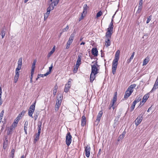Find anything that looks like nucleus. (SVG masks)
Wrapping results in <instances>:
<instances>
[{
	"label": "nucleus",
	"mask_w": 158,
	"mask_h": 158,
	"mask_svg": "<svg viewBox=\"0 0 158 158\" xmlns=\"http://www.w3.org/2000/svg\"><path fill=\"white\" fill-rule=\"evenodd\" d=\"M34 111H35V110H33H33H31L30 109H29L28 110V114L29 116L32 117V118H33V117L32 116V114L34 112Z\"/></svg>",
	"instance_id": "29"
},
{
	"label": "nucleus",
	"mask_w": 158,
	"mask_h": 158,
	"mask_svg": "<svg viewBox=\"0 0 158 158\" xmlns=\"http://www.w3.org/2000/svg\"><path fill=\"white\" fill-rule=\"evenodd\" d=\"M50 73H49L48 72H47L45 74H43V76H46Z\"/></svg>",
	"instance_id": "62"
},
{
	"label": "nucleus",
	"mask_w": 158,
	"mask_h": 158,
	"mask_svg": "<svg viewBox=\"0 0 158 158\" xmlns=\"http://www.w3.org/2000/svg\"><path fill=\"white\" fill-rule=\"evenodd\" d=\"M18 64H20L22 65V58H20L18 62Z\"/></svg>",
	"instance_id": "47"
},
{
	"label": "nucleus",
	"mask_w": 158,
	"mask_h": 158,
	"mask_svg": "<svg viewBox=\"0 0 158 158\" xmlns=\"http://www.w3.org/2000/svg\"><path fill=\"white\" fill-rule=\"evenodd\" d=\"M70 45V44L67 43L66 47V49H68L69 48Z\"/></svg>",
	"instance_id": "58"
},
{
	"label": "nucleus",
	"mask_w": 158,
	"mask_h": 158,
	"mask_svg": "<svg viewBox=\"0 0 158 158\" xmlns=\"http://www.w3.org/2000/svg\"><path fill=\"white\" fill-rule=\"evenodd\" d=\"M126 133V132L125 131H124L123 132L122 134L119 136L118 138V141H119V140H120V139H122L123 138L125 137V135Z\"/></svg>",
	"instance_id": "20"
},
{
	"label": "nucleus",
	"mask_w": 158,
	"mask_h": 158,
	"mask_svg": "<svg viewBox=\"0 0 158 158\" xmlns=\"http://www.w3.org/2000/svg\"><path fill=\"white\" fill-rule=\"evenodd\" d=\"M4 113V110H2V111H1V112L0 114V120H2V117L3 116Z\"/></svg>",
	"instance_id": "40"
},
{
	"label": "nucleus",
	"mask_w": 158,
	"mask_h": 158,
	"mask_svg": "<svg viewBox=\"0 0 158 158\" xmlns=\"http://www.w3.org/2000/svg\"><path fill=\"white\" fill-rule=\"evenodd\" d=\"M27 127H26V126L24 127V130L25 133L26 134H27Z\"/></svg>",
	"instance_id": "56"
},
{
	"label": "nucleus",
	"mask_w": 158,
	"mask_h": 158,
	"mask_svg": "<svg viewBox=\"0 0 158 158\" xmlns=\"http://www.w3.org/2000/svg\"><path fill=\"white\" fill-rule=\"evenodd\" d=\"M120 51L118 50L116 52L115 55V58L114 60L118 61L119 58Z\"/></svg>",
	"instance_id": "15"
},
{
	"label": "nucleus",
	"mask_w": 158,
	"mask_h": 158,
	"mask_svg": "<svg viewBox=\"0 0 158 158\" xmlns=\"http://www.w3.org/2000/svg\"><path fill=\"white\" fill-rule=\"evenodd\" d=\"M26 112V111H25L23 110L19 115H20V117H22L24 115Z\"/></svg>",
	"instance_id": "42"
},
{
	"label": "nucleus",
	"mask_w": 158,
	"mask_h": 158,
	"mask_svg": "<svg viewBox=\"0 0 158 158\" xmlns=\"http://www.w3.org/2000/svg\"><path fill=\"white\" fill-rule=\"evenodd\" d=\"M58 97L59 98H58L56 99V102L55 105V111L56 112L59 109V107H60L61 103V100L62 99L63 96L61 95L60 96L58 95Z\"/></svg>",
	"instance_id": "3"
},
{
	"label": "nucleus",
	"mask_w": 158,
	"mask_h": 158,
	"mask_svg": "<svg viewBox=\"0 0 158 158\" xmlns=\"http://www.w3.org/2000/svg\"><path fill=\"white\" fill-rule=\"evenodd\" d=\"M151 17H152V16L151 15L149 16L148 17L147 20V21L146 22L147 23H148L151 20Z\"/></svg>",
	"instance_id": "46"
},
{
	"label": "nucleus",
	"mask_w": 158,
	"mask_h": 158,
	"mask_svg": "<svg viewBox=\"0 0 158 158\" xmlns=\"http://www.w3.org/2000/svg\"><path fill=\"white\" fill-rule=\"evenodd\" d=\"M143 8V6H138V9L136 11V13L139 14L140 13Z\"/></svg>",
	"instance_id": "34"
},
{
	"label": "nucleus",
	"mask_w": 158,
	"mask_h": 158,
	"mask_svg": "<svg viewBox=\"0 0 158 158\" xmlns=\"http://www.w3.org/2000/svg\"><path fill=\"white\" fill-rule=\"evenodd\" d=\"M22 66L20 64H18V67L16 69L15 71L19 72V71L21 69Z\"/></svg>",
	"instance_id": "38"
},
{
	"label": "nucleus",
	"mask_w": 158,
	"mask_h": 158,
	"mask_svg": "<svg viewBox=\"0 0 158 158\" xmlns=\"http://www.w3.org/2000/svg\"><path fill=\"white\" fill-rule=\"evenodd\" d=\"M19 122V120L16 119H15L14 120V123H13V124H14V125L15 127L17 126V124Z\"/></svg>",
	"instance_id": "43"
},
{
	"label": "nucleus",
	"mask_w": 158,
	"mask_h": 158,
	"mask_svg": "<svg viewBox=\"0 0 158 158\" xmlns=\"http://www.w3.org/2000/svg\"><path fill=\"white\" fill-rule=\"evenodd\" d=\"M135 55V52H134L132 53L131 56L130 57V59H128L127 60V62L128 63H129L130 62H131V60L133 59L134 56Z\"/></svg>",
	"instance_id": "31"
},
{
	"label": "nucleus",
	"mask_w": 158,
	"mask_h": 158,
	"mask_svg": "<svg viewBox=\"0 0 158 158\" xmlns=\"http://www.w3.org/2000/svg\"><path fill=\"white\" fill-rule=\"evenodd\" d=\"M83 14H83V13H82L81 15V16L80 17V18H79L78 21L79 22L82 19L84 18V16H83Z\"/></svg>",
	"instance_id": "50"
},
{
	"label": "nucleus",
	"mask_w": 158,
	"mask_h": 158,
	"mask_svg": "<svg viewBox=\"0 0 158 158\" xmlns=\"http://www.w3.org/2000/svg\"><path fill=\"white\" fill-rule=\"evenodd\" d=\"M143 0H140L138 6H143Z\"/></svg>",
	"instance_id": "51"
},
{
	"label": "nucleus",
	"mask_w": 158,
	"mask_h": 158,
	"mask_svg": "<svg viewBox=\"0 0 158 158\" xmlns=\"http://www.w3.org/2000/svg\"><path fill=\"white\" fill-rule=\"evenodd\" d=\"M8 129L7 133V135H9L12 134L13 130L15 129V127H14L12 124L11 126L9 128L8 127Z\"/></svg>",
	"instance_id": "10"
},
{
	"label": "nucleus",
	"mask_w": 158,
	"mask_h": 158,
	"mask_svg": "<svg viewBox=\"0 0 158 158\" xmlns=\"http://www.w3.org/2000/svg\"><path fill=\"white\" fill-rule=\"evenodd\" d=\"M36 63V60H35L33 62L32 64V66H31L32 68H35V65Z\"/></svg>",
	"instance_id": "53"
},
{
	"label": "nucleus",
	"mask_w": 158,
	"mask_h": 158,
	"mask_svg": "<svg viewBox=\"0 0 158 158\" xmlns=\"http://www.w3.org/2000/svg\"><path fill=\"white\" fill-rule=\"evenodd\" d=\"M52 67H53V64L52 63L51 64L50 67L49 68V71L48 72L49 73H51V71H52Z\"/></svg>",
	"instance_id": "49"
},
{
	"label": "nucleus",
	"mask_w": 158,
	"mask_h": 158,
	"mask_svg": "<svg viewBox=\"0 0 158 158\" xmlns=\"http://www.w3.org/2000/svg\"><path fill=\"white\" fill-rule=\"evenodd\" d=\"M79 66H78L77 65H76V67L73 69V72H74V73H76L77 72Z\"/></svg>",
	"instance_id": "44"
},
{
	"label": "nucleus",
	"mask_w": 158,
	"mask_h": 158,
	"mask_svg": "<svg viewBox=\"0 0 158 158\" xmlns=\"http://www.w3.org/2000/svg\"><path fill=\"white\" fill-rule=\"evenodd\" d=\"M149 93H148L147 94L145 95L143 98V99L146 102L149 98Z\"/></svg>",
	"instance_id": "33"
},
{
	"label": "nucleus",
	"mask_w": 158,
	"mask_h": 158,
	"mask_svg": "<svg viewBox=\"0 0 158 158\" xmlns=\"http://www.w3.org/2000/svg\"><path fill=\"white\" fill-rule=\"evenodd\" d=\"M117 100V99L115 98H113L112 99V104H113V105H114L115 102H116Z\"/></svg>",
	"instance_id": "54"
},
{
	"label": "nucleus",
	"mask_w": 158,
	"mask_h": 158,
	"mask_svg": "<svg viewBox=\"0 0 158 158\" xmlns=\"http://www.w3.org/2000/svg\"><path fill=\"white\" fill-rule=\"evenodd\" d=\"M149 61V60L148 58H146L143 61V65H146Z\"/></svg>",
	"instance_id": "36"
},
{
	"label": "nucleus",
	"mask_w": 158,
	"mask_h": 158,
	"mask_svg": "<svg viewBox=\"0 0 158 158\" xmlns=\"http://www.w3.org/2000/svg\"><path fill=\"white\" fill-rule=\"evenodd\" d=\"M55 46H54L53 47L52 49L51 50V51L48 53V57H50V56L53 53V52H54L55 49Z\"/></svg>",
	"instance_id": "22"
},
{
	"label": "nucleus",
	"mask_w": 158,
	"mask_h": 158,
	"mask_svg": "<svg viewBox=\"0 0 158 158\" xmlns=\"http://www.w3.org/2000/svg\"><path fill=\"white\" fill-rule=\"evenodd\" d=\"M88 6H87V4H85L84 5L83 7V11L82 13L83 14H85L86 13L87 10Z\"/></svg>",
	"instance_id": "23"
},
{
	"label": "nucleus",
	"mask_w": 158,
	"mask_h": 158,
	"mask_svg": "<svg viewBox=\"0 0 158 158\" xmlns=\"http://www.w3.org/2000/svg\"><path fill=\"white\" fill-rule=\"evenodd\" d=\"M96 74H95L93 73H91L90 76V81L91 83H92L94 80L95 79L96 77L95 75Z\"/></svg>",
	"instance_id": "18"
},
{
	"label": "nucleus",
	"mask_w": 158,
	"mask_h": 158,
	"mask_svg": "<svg viewBox=\"0 0 158 158\" xmlns=\"http://www.w3.org/2000/svg\"><path fill=\"white\" fill-rule=\"evenodd\" d=\"M136 86V85L135 84L131 85L127 89L129 90V91H132V93L133 91L134 88H135Z\"/></svg>",
	"instance_id": "19"
},
{
	"label": "nucleus",
	"mask_w": 158,
	"mask_h": 158,
	"mask_svg": "<svg viewBox=\"0 0 158 158\" xmlns=\"http://www.w3.org/2000/svg\"><path fill=\"white\" fill-rule=\"evenodd\" d=\"M5 31L6 30L4 27H3L2 29V31L1 33V35H2V38H3L5 35Z\"/></svg>",
	"instance_id": "21"
},
{
	"label": "nucleus",
	"mask_w": 158,
	"mask_h": 158,
	"mask_svg": "<svg viewBox=\"0 0 158 158\" xmlns=\"http://www.w3.org/2000/svg\"><path fill=\"white\" fill-rule=\"evenodd\" d=\"M36 103V101H35L34 103H33V104L31 105L29 108V109H30L32 110H35V105Z\"/></svg>",
	"instance_id": "25"
},
{
	"label": "nucleus",
	"mask_w": 158,
	"mask_h": 158,
	"mask_svg": "<svg viewBox=\"0 0 158 158\" xmlns=\"http://www.w3.org/2000/svg\"><path fill=\"white\" fill-rule=\"evenodd\" d=\"M92 73L97 74L99 69V66L98 64V62L96 61L94 64L91 65Z\"/></svg>",
	"instance_id": "1"
},
{
	"label": "nucleus",
	"mask_w": 158,
	"mask_h": 158,
	"mask_svg": "<svg viewBox=\"0 0 158 158\" xmlns=\"http://www.w3.org/2000/svg\"><path fill=\"white\" fill-rule=\"evenodd\" d=\"M59 0H56L54 1L53 2L52 1V2H49V3H52V5H53V4L54 5L53 6H55L57 5V4H58V2H59Z\"/></svg>",
	"instance_id": "32"
},
{
	"label": "nucleus",
	"mask_w": 158,
	"mask_h": 158,
	"mask_svg": "<svg viewBox=\"0 0 158 158\" xmlns=\"http://www.w3.org/2000/svg\"><path fill=\"white\" fill-rule=\"evenodd\" d=\"M20 115H19L17 117H16V118L15 119L16 120H19L20 119Z\"/></svg>",
	"instance_id": "64"
},
{
	"label": "nucleus",
	"mask_w": 158,
	"mask_h": 158,
	"mask_svg": "<svg viewBox=\"0 0 158 158\" xmlns=\"http://www.w3.org/2000/svg\"><path fill=\"white\" fill-rule=\"evenodd\" d=\"M158 88V84L155 82L153 87L150 91V92H153L154 90H155L156 89Z\"/></svg>",
	"instance_id": "27"
},
{
	"label": "nucleus",
	"mask_w": 158,
	"mask_h": 158,
	"mask_svg": "<svg viewBox=\"0 0 158 158\" xmlns=\"http://www.w3.org/2000/svg\"><path fill=\"white\" fill-rule=\"evenodd\" d=\"M50 73H49L48 72H47L45 74H43V76H46Z\"/></svg>",
	"instance_id": "61"
},
{
	"label": "nucleus",
	"mask_w": 158,
	"mask_h": 158,
	"mask_svg": "<svg viewBox=\"0 0 158 158\" xmlns=\"http://www.w3.org/2000/svg\"><path fill=\"white\" fill-rule=\"evenodd\" d=\"M142 119L143 117L142 116L141 117L139 116L137 117L135 121V124L136 126H138L141 123Z\"/></svg>",
	"instance_id": "7"
},
{
	"label": "nucleus",
	"mask_w": 158,
	"mask_h": 158,
	"mask_svg": "<svg viewBox=\"0 0 158 158\" xmlns=\"http://www.w3.org/2000/svg\"><path fill=\"white\" fill-rule=\"evenodd\" d=\"M74 36L75 34L73 32L71 35L70 36L69 38V40L73 42L74 40Z\"/></svg>",
	"instance_id": "26"
},
{
	"label": "nucleus",
	"mask_w": 158,
	"mask_h": 158,
	"mask_svg": "<svg viewBox=\"0 0 158 158\" xmlns=\"http://www.w3.org/2000/svg\"><path fill=\"white\" fill-rule=\"evenodd\" d=\"M105 36L106 38V39L105 40V45L106 47H108L110 45V39L111 37V35H110V36H106V34Z\"/></svg>",
	"instance_id": "8"
},
{
	"label": "nucleus",
	"mask_w": 158,
	"mask_h": 158,
	"mask_svg": "<svg viewBox=\"0 0 158 158\" xmlns=\"http://www.w3.org/2000/svg\"><path fill=\"white\" fill-rule=\"evenodd\" d=\"M92 53L95 56H97L98 55V51L96 48H93L92 49Z\"/></svg>",
	"instance_id": "16"
},
{
	"label": "nucleus",
	"mask_w": 158,
	"mask_h": 158,
	"mask_svg": "<svg viewBox=\"0 0 158 158\" xmlns=\"http://www.w3.org/2000/svg\"><path fill=\"white\" fill-rule=\"evenodd\" d=\"M101 149H99V152H98V154H97L98 156H99L100 155V154H101Z\"/></svg>",
	"instance_id": "63"
},
{
	"label": "nucleus",
	"mask_w": 158,
	"mask_h": 158,
	"mask_svg": "<svg viewBox=\"0 0 158 158\" xmlns=\"http://www.w3.org/2000/svg\"><path fill=\"white\" fill-rule=\"evenodd\" d=\"M8 137L7 136H6L5 137V139L4 141L3 144V148L5 149L8 145Z\"/></svg>",
	"instance_id": "12"
},
{
	"label": "nucleus",
	"mask_w": 158,
	"mask_h": 158,
	"mask_svg": "<svg viewBox=\"0 0 158 158\" xmlns=\"http://www.w3.org/2000/svg\"><path fill=\"white\" fill-rule=\"evenodd\" d=\"M113 22V20L112 19L111 22L109 25V27L107 28V31L106 33L107 36H110V35H112L113 33V30L114 27Z\"/></svg>",
	"instance_id": "2"
},
{
	"label": "nucleus",
	"mask_w": 158,
	"mask_h": 158,
	"mask_svg": "<svg viewBox=\"0 0 158 158\" xmlns=\"http://www.w3.org/2000/svg\"><path fill=\"white\" fill-rule=\"evenodd\" d=\"M41 126H42V122H39L38 126V131H41Z\"/></svg>",
	"instance_id": "37"
},
{
	"label": "nucleus",
	"mask_w": 158,
	"mask_h": 158,
	"mask_svg": "<svg viewBox=\"0 0 158 158\" xmlns=\"http://www.w3.org/2000/svg\"><path fill=\"white\" fill-rule=\"evenodd\" d=\"M19 72L15 71V78L18 79L19 77Z\"/></svg>",
	"instance_id": "41"
},
{
	"label": "nucleus",
	"mask_w": 158,
	"mask_h": 158,
	"mask_svg": "<svg viewBox=\"0 0 158 158\" xmlns=\"http://www.w3.org/2000/svg\"><path fill=\"white\" fill-rule=\"evenodd\" d=\"M145 102V101H144V100H143V99L140 102V105H139V106L140 105L142 106Z\"/></svg>",
	"instance_id": "55"
},
{
	"label": "nucleus",
	"mask_w": 158,
	"mask_h": 158,
	"mask_svg": "<svg viewBox=\"0 0 158 158\" xmlns=\"http://www.w3.org/2000/svg\"><path fill=\"white\" fill-rule=\"evenodd\" d=\"M69 26L68 25H67L65 28H64L63 29V32L67 31L69 29Z\"/></svg>",
	"instance_id": "52"
},
{
	"label": "nucleus",
	"mask_w": 158,
	"mask_h": 158,
	"mask_svg": "<svg viewBox=\"0 0 158 158\" xmlns=\"http://www.w3.org/2000/svg\"><path fill=\"white\" fill-rule=\"evenodd\" d=\"M90 148L89 146H87L85 147V152L86 156L88 158L90 155Z\"/></svg>",
	"instance_id": "9"
},
{
	"label": "nucleus",
	"mask_w": 158,
	"mask_h": 158,
	"mask_svg": "<svg viewBox=\"0 0 158 158\" xmlns=\"http://www.w3.org/2000/svg\"><path fill=\"white\" fill-rule=\"evenodd\" d=\"M35 69V68L31 67V74H33Z\"/></svg>",
	"instance_id": "57"
},
{
	"label": "nucleus",
	"mask_w": 158,
	"mask_h": 158,
	"mask_svg": "<svg viewBox=\"0 0 158 158\" xmlns=\"http://www.w3.org/2000/svg\"><path fill=\"white\" fill-rule=\"evenodd\" d=\"M118 61L113 60L112 62V73L114 75L115 73Z\"/></svg>",
	"instance_id": "5"
},
{
	"label": "nucleus",
	"mask_w": 158,
	"mask_h": 158,
	"mask_svg": "<svg viewBox=\"0 0 158 158\" xmlns=\"http://www.w3.org/2000/svg\"><path fill=\"white\" fill-rule=\"evenodd\" d=\"M102 114H103V112H102V111H100L99 112L97 116L96 121H95L96 122L97 121H98V123L99 122Z\"/></svg>",
	"instance_id": "11"
},
{
	"label": "nucleus",
	"mask_w": 158,
	"mask_h": 158,
	"mask_svg": "<svg viewBox=\"0 0 158 158\" xmlns=\"http://www.w3.org/2000/svg\"><path fill=\"white\" fill-rule=\"evenodd\" d=\"M132 93V91H129L127 89L125 92L124 98L125 99H127L130 96Z\"/></svg>",
	"instance_id": "13"
},
{
	"label": "nucleus",
	"mask_w": 158,
	"mask_h": 158,
	"mask_svg": "<svg viewBox=\"0 0 158 158\" xmlns=\"http://www.w3.org/2000/svg\"><path fill=\"white\" fill-rule=\"evenodd\" d=\"M71 87V86H69V85H67L65 84L64 89V92L66 93H67L69 91V89Z\"/></svg>",
	"instance_id": "28"
},
{
	"label": "nucleus",
	"mask_w": 158,
	"mask_h": 158,
	"mask_svg": "<svg viewBox=\"0 0 158 158\" xmlns=\"http://www.w3.org/2000/svg\"><path fill=\"white\" fill-rule=\"evenodd\" d=\"M72 142V136L69 132L67 133L66 136V143L67 145L69 146Z\"/></svg>",
	"instance_id": "4"
},
{
	"label": "nucleus",
	"mask_w": 158,
	"mask_h": 158,
	"mask_svg": "<svg viewBox=\"0 0 158 158\" xmlns=\"http://www.w3.org/2000/svg\"><path fill=\"white\" fill-rule=\"evenodd\" d=\"M141 98L142 96L140 95H138L134 102H135V103H136L137 102H139L141 100Z\"/></svg>",
	"instance_id": "24"
},
{
	"label": "nucleus",
	"mask_w": 158,
	"mask_h": 158,
	"mask_svg": "<svg viewBox=\"0 0 158 158\" xmlns=\"http://www.w3.org/2000/svg\"><path fill=\"white\" fill-rule=\"evenodd\" d=\"M82 58V56L81 55H79L78 56V59L76 62V66H79L81 64V59Z\"/></svg>",
	"instance_id": "14"
},
{
	"label": "nucleus",
	"mask_w": 158,
	"mask_h": 158,
	"mask_svg": "<svg viewBox=\"0 0 158 158\" xmlns=\"http://www.w3.org/2000/svg\"><path fill=\"white\" fill-rule=\"evenodd\" d=\"M15 152V150L13 148L10 152V154L9 156L10 157L14 158V154Z\"/></svg>",
	"instance_id": "30"
},
{
	"label": "nucleus",
	"mask_w": 158,
	"mask_h": 158,
	"mask_svg": "<svg viewBox=\"0 0 158 158\" xmlns=\"http://www.w3.org/2000/svg\"><path fill=\"white\" fill-rule=\"evenodd\" d=\"M81 125L82 126L85 125L86 124V118L84 115H83L81 119Z\"/></svg>",
	"instance_id": "17"
},
{
	"label": "nucleus",
	"mask_w": 158,
	"mask_h": 158,
	"mask_svg": "<svg viewBox=\"0 0 158 158\" xmlns=\"http://www.w3.org/2000/svg\"><path fill=\"white\" fill-rule=\"evenodd\" d=\"M57 91V90H53V94L54 95V96H55V95H56Z\"/></svg>",
	"instance_id": "60"
},
{
	"label": "nucleus",
	"mask_w": 158,
	"mask_h": 158,
	"mask_svg": "<svg viewBox=\"0 0 158 158\" xmlns=\"http://www.w3.org/2000/svg\"><path fill=\"white\" fill-rule=\"evenodd\" d=\"M70 80H71L70 79L69 80L68 82L66 85H69V86H71L70 85H71V81H70Z\"/></svg>",
	"instance_id": "59"
},
{
	"label": "nucleus",
	"mask_w": 158,
	"mask_h": 158,
	"mask_svg": "<svg viewBox=\"0 0 158 158\" xmlns=\"http://www.w3.org/2000/svg\"><path fill=\"white\" fill-rule=\"evenodd\" d=\"M102 12L100 11L98 12L96 15V17L97 18H98L102 15Z\"/></svg>",
	"instance_id": "39"
},
{
	"label": "nucleus",
	"mask_w": 158,
	"mask_h": 158,
	"mask_svg": "<svg viewBox=\"0 0 158 158\" xmlns=\"http://www.w3.org/2000/svg\"><path fill=\"white\" fill-rule=\"evenodd\" d=\"M54 9V7L52 5V3L49 4V6L47 9V12L46 13V15H47V18L48 17V15L50 13L51 10H53Z\"/></svg>",
	"instance_id": "6"
},
{
	"label": "nucleus",
	"mask_w": 158,
	"mask_h": 158,
	"mask_svg": "<svg viewBox=\"0 0 158 158\" xmlns=\"http://www.w3.org/2000/svg\"><path fill=\"white\" fill-rule=\"evenodd\" d=\"M39 136H40L37 135H36L34 139V143H35L36 141H38L39 140Z\"/></svg>",
	"instance_id": "45"
},
{
	"label": "nucleus",
	"mask_w": 158,
	"mask_h": 158,
	"mask_svg": "<svg viewBox=\"0 0 158 158\" xmlns=\"http://www.w3.org/2000/svg\"><path fill=\"white\" fill-rule=\"evenodd\" d=\"M114 105H113V104H111L109 106L108 109L110 110L111 109V108L112 107L113 110H114Z\"/></svg>",
	"instance_id": "48"
},
{
	"label": "nucleus",
	"mask_w": 158,
	"mask_h": 158,
	"mask_svg": "<svg viewBox=\"0 0 158 158\" xmlns=\"http://www.w3.org/2000/svg\"><path fill=\"white\" fill-rule=\"evenodd\" d=\"M136 104V103H135V102H133L132 103V104L131 105V112L135 108V105Z\"/></svg>",
	"instance_id": "35"
}]
</instances>
